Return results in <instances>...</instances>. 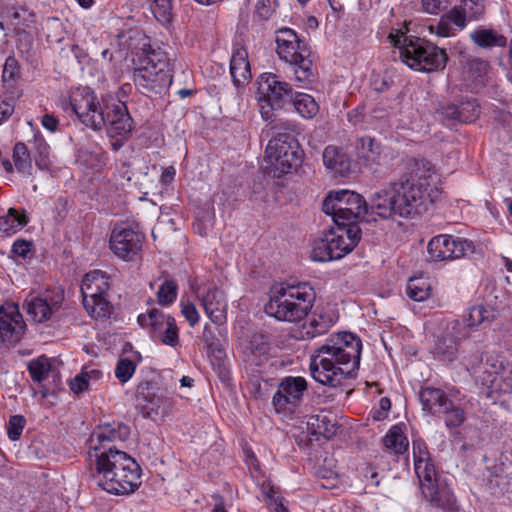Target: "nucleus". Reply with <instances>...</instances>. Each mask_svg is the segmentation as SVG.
Listing matches in <instances>:
<instances>
[{"mask_svg":"<svg viewBox=\"0 0 512 512\" xmlns=\"http://www.w3.org/2000/svg\"><path fill=\"white\" fill-rule=\"evenodd\" d=\"M38 157L35 158L36 165L39 168H46L48 166L49 147L43 139H35Z\"/></svg>","mask_w":512,"mask_h":512,"instance_id":"nucleus-53","label":"nucleus"},{"mask_svg":"<svg viewBox=\"0 0 512 512\" xmlns=\"http://www.w3.org/2000/svg\"><path fill=\"white\" fill-rule=\"evenodd\" d=\"M129 434L130 429L125 424L119 423L117 427L108 425L95 435L97 444L89 452L94 478L103 490L111 494H130L141 484L140 466L112 444L126 440Z\"/></svg>","mask_w":512,"mask_h":512,"instance_id":"nucleus-1","label":"nucleus"},{"mask_svg":"<svg viewBox=\"0 0 512 512\" xmlns=\"http://www.w3.org/2000/svg\"><path fill=\"white\" fill-rule=\"evenodd\" d=\"M178 293V285L172 279H166L157 292L158 303L167 306L174 302Z\"/></svg>","mask_w":512,"mask_h":512,"instance_id":"nucleus-38","label":"nucleus"},{"mask_svg":"<svg viewBox=\"0 0 512 512\" xmlns=\"http://www.w3.org/2000/svg\"><path fill=\"white\" fill-rule=\"evenodd\" d=\"M444 15L450 20L451 24L456 28V31L466 27L468 14L460 5L453 7Z\"/></svg>","mask_w":512,"mask_h":512,"instance_id":"nucleus-47","label":"nucleus"},{"mask_svg":"<svg viewBox=\"0 0 512 512\" xmlns=\"http://www.w3.org/2000/svg\"><path fill=\"white\" fill-rule=\"evenodd\" d=\"M46 28L48 30L51 29V30H54L56 32L54 35H52L50 33L47 34V37L51 38V41L59 42V41H61L64 38L62 24L59 22L58 19L48 20L47 23H46Z\"/></svg>","mask_w":512,"mask_h":512,"instance_id":"nucleus-60","label":"nucleus"},{"mask_svg":"<svg viewBox=\"0 0 512 512\" xmlns=\"http://www.w3.org/2000/svg\"><path fill=\"white\" fill-rule=\"evenodd\" d=\"M25 323L18 306L6 304L0 307V336L2 341L16 343L22 337Z\"/></svg>","mask_w":512,"mask_h":512,"instance_id":"nucleus-20","label":"nucleus"},{"mask_svg":"<svg viewBox=\"0 0 512 512\" xmlns=\"http://www.w3.org/2000/svg\"><path fill=\"white\" fill-rule=\"evenodd\" d=\"M13 160L20 173L31 174L32 163L28 149L24 143H17L13 149Z\"/></svg>","mask_w":512,"mask_h":512,"instance_id":"nucleus-36","label":"nucleus"},{"mask_svg":"<svg viewBox=\"0 0 512 512\" xmlns=\"http://www.w3.org/2000/svg\"><path fill=\"white\" fill-rule=\"evenodd\" d=\"M307 424L312 434L323 436L326 439L334 437L338 430L336 415L331 412H322L317 415H312Z\"/></svg>","mask_w":512,"mask_h":512,"instance_id":"nucleus-28","label":"nucleus"},{"mask_svg":"<svg viewBox=\"0 0 512 512\" xmlns=\"http://www.w3.org/2000/svg\"><path fill=\"white\" fill-rule=\"evenodd\" d=\"M150 2V9L155 18L162 22L168 23L171 21L172 5L171 0H148Z\"/></svg>","mask_w":512,"mask_h":512,"instance_id":"nucleus-39","label":"nucleus"},{"mask_svg":"<svg viewBox=\"0 0 512 512\" xmlns=\"http://www.w3.org/2000/svg\"><path fill=\"white\" fill-rule=\"evenodd\" d=\"M155 390V383L149 381L142 382L137 386L136 397L138 400H142L159 407L160 398L157 397Z\"/></svg>","mask_w":512,"mask_h":512,"instance_id":"nucleus-42","label":"nucleus"},{"mask_svg":"<svg viewBox=\"0 0 512 512\" xmlns=\"http://www.w3.org/2000/svg\"><path fill=\"white\" fill-rule=\"evenodd\" d=\"M397 206H399L398 196L393 185L391 191L383 189L374 193L368 204L367 215L372 216L375 214L382 219H389L394 215H398Z\"/></svg>","mask_w":512,"mask_h":512,"instance_id":"nucleus-22","label":"nucleus"},{"mask_svg":"<svg viewBox=\"0 0 512 512\" xmlns=\"http://www.w3.org/2000/svg\"><path fill=\"white\" fill-rule=\"evenodd\" d=\"M360 232L358 225H336L325 235V238L315 244L312 258L320 262L342 258L357 245Z\"/></svg>","mask_w":512,"mask_h":512,"instance_id":"nucleus-12","label":"nucleus"},{"mask_svg":"<svg viewBox=\"0 0 512 512\" xmlns=\"http://www.w3.org/2000/svg\"><path fill=\"white\" fill-rule=\"evenodd\" d=\"M42 126L50 132H55L57 130L59 121L52 114H45L41 119Z\"/></svg>","mask_w":512,"mask_h":512,"instance_id":"nucleus-62","label":"nucleus"},{"mask_svg":"<svg viewBox=\"0 0 512 512\" xmlns=\"http://www.w3.org/2000/svg\"><path fill=\"white\" fill-rule=\"evenodd\" d=\"M336 318L333 314L321 311L315 312L305 325L306 335L313 338L326 333L335 323Z\"/></svg>","mask_w":512,"mask_h":512,"instance_id":"nucleus-29","label":"nucleus"},{"mask_svg":"<svg viewBox=\"0 0 512 512\" xmlns=\"http://www.w3.org/2000/svg\"><path fill=\"white\" fill-rule=\"evenodd\" d=\"M438 113L441 116V120L446 122L448 125L455 121L459 122V111L458 105L456 104L443 105L438 110Z\"/></svg>","mask_w":512,"mask_h":512,"instance_id":"nucleus-52","label":"nucleus"},{"mask_svg":"<svg viewBox=\"0 0 512 512\" xmlns=\"http://www.w3.org/2000/svg\"><path fill=\"white\" fill-rule=\"evenodd\" d=\"M363 157L367 160L375 161L376 156L380 153V147L371 137H363L360 139Z\"/></svg>","mask_w":512,"mask_h":512,"instance_id":"nucleus-49","label":"nucleus"},{"mask_svg":"<svg viewBox=\"0 0 512 512\" xmlns=\"http://www.w3.org/2000/svg\"><path fill=\"white\" fill-rule=\"evenodd\" d=\"M28 223L25 214H20L16 209L10 208L6 215L0 216V234L10 235L22 229Z\"/></svg>","mask_w":512,"mask_h":512,"instance_id":"nucleus-32","label":"nucleus"},{"mask_svg":"<svg viewBox=\"0 0 512 512\" xmlns=\"http://www.w3.org/2000/svg\"><path fill=\"white\" fill-rule=\"evenodd\" d=\"M110 288V277L106 272L94 270L87 273L81 283L83 306L95 319H104L111 313V304L106 295Z\"/></svg>","mask_w":512,"mask_h":512,"instance_id":"nucleus-13","label":"nucleus"},{"mask_svg":"<svg viewBox=\"0 0 512 512\" xmlns=\"http://www.w3.org/2000/svg\"><path fill=\"white\" fill-rule=\"evenodd\" d=\"M415 473L419 479L421 490L426 487V484L434 485L436 480V471L430 459L416 460L414 462Z\"/></svg>","mask_w":512,"mask_h":512,"instance_id":"nucleus-34","label":"nucleus"},{"mask_svg":"<svg viewBox=\"0 0 512 512\" xmlns=\"http://www.w3.org/2000/svg\"><path fill=\"white\" fill-rule=\"evenodd\" d=\"M137 321L153 339L170 347L179 345V328L173 317L153 308L145 314H140Z\"/></svg>","mask_w":512,"mask_h":512,"instance_id":"nucleus-15","label":"nucleus"},{"mask_svg":"<svg viewBox=\"0 0 512 512\" xmlns=\"http://www.w3.org/2000/svg\"><path fill=\"white\" fill-rule=\"evenodd\" d=\"M427 251L433 260H454L471 253L473 244L464 238L437 235L429 241Z\"/></svg>","mask_w":512,"mask_h":512,"instance_id":"nucleus-17","label":"nucleus"},{"mask_svg":"<svg viewBox=\"0 0 512 512\" xmlns=\"http://www.w3.org/2000/svg\"><path fill=\"white\" fill-rule=\"evenodd\" d=\"M471 40L479 47H503L507 43L505 36L499 34L493 29H476L470 34Z\"/></svg>","mask_w":512,"mask_h":512,"instance_id":"nucleus-30","label":"nucleus"},{"mask_svg":"<svg viewBox=\"0 0 512 512\" xmlns=\"http://www.w3.org/2000/svg\"><path fill=\"white\" fill-rule=\"evenodd\" d=\"M445 410L446 411H443L441 414L444 415L445 425L448 428H457L465 421L466 416L464 410L458 406H454L451 401Z\"/></svg>","mask_w":512,"mask_h":512,"instance_id":"nucleus-41","label":"nucleus"},{"mask_svg":"<svg viewBox=\"0 0 512 512\" xmlns=\"http://www.w3.org/2000/svg\"><path fill=\"white\" fill-rule=\"evenodd\" d=\"M256 84V99L261 117L265 121L273 122L276 120L275 110L284 108L290 102L292 87L273 73L261 74Z\"/></svg>","mask_w":512,"mask_h":512,"instance_id":"nucleus-11","label":"nucleus"},{"mask_svg":"<svg viewBox=\"0 0 512 512\" xmlns=\"http://www.w3.org/2000/svg\"><path fill=\"white\" fill-rule=\"evenodd\" d=\"M322 210L336 225H357L368 214V204L359 193L342 189L331 191L324 199Z\"/></svg>","mask_w":512,"mask_h":512,"instance_id":"nucleus-9","label":"nucleus"},{"mask_svg":"<svg viewBox=\"0 0 512 512\" xmlns=\"http://www.w3.org/2000/svg\"><path fill=\"white\" fill-rule=\"evenodd\" d=\"M14 111V105L7 100L0 99V123L10 117Z\"/></svg>","mask_w":512,"mask_h":512,"instance_id":"nucleus-63","label":"nucleus"},{"mask_svg":"<svg viewBox=\"0 0 512 512\" xmlns=\"http://www.w3.org/2000/svg\"><path fill=\"white\" fill-rule=\"evenodd\" d=\"M469 19L478 20L485 12L484 0H462L460 5Z\"/></svg>","mask_w":512,"mask_h":512,"instance_id":"nucleus-45","label":"nucleus"},{"mask_svg":"<svg viewBox=\"0 0 512 512\" xmlns=\"http://www.w3.org/2000/svg\"><path fill=\"white\" fill-rule=\"evenodd\" d=\"M419 400L423 411L431 415H441L450 402L443 390L434 387L422 388L419 392Z\"/></svg>","mask_w":512,"mask_h":512,"instance_id":"nucleus-25","label":"nucleus"},{"mask_svg":"<svg viewBox=\"0 0 512 512\" xmlns=\"http://www.w3.org/2000/svg\"><path fill=\"white\" fill-rule=\"evenodd\" d=\"M422 494L433 506L445 512H456V498L451 488L445 483L426 484Z\"/></svg>","mask_w":512,"mask_h":512,"instance_id":"nucleus-23","label":"nucleus"},{"mask_svg":"<svg viewBox=\"0 0 512 512\" xmlns=\"http://www.w3.org/2000/svg\"><path fill=\"white\" fill-rule=\"evenodd\" d=\"M429 30L440 37H452L456 35V28L443 14L436 25H430Z\"/></svg>","mask_w":512,"mask_h":512,"instance_id":"nucleus-48","label":"nucleus"},{"mask_svg":"<svg viewBox=\"0 0 512 512\" xmlns=\"http://www.w3.org/2000/svg\"><path fill=\"white\" fill-rule=\"evenodd\" d=\"M306 390L307 382L303 377L283 378L272 399L276 412H292L300 404Z\"/></svg>","mask_w":512,"mask_h":512,"instance_id":"nucleus-16","label":"nucleus"},{"mask_svg":"<svg viewBox=\"0 0 512 512\" xmlns=\"http://www.w3.org/2000/svg\"><path fill=\"white\" fill-rule=\"evenodd\" d=\"M303 151L298 141L291 135L279 133L269 140L264 161L275 177L292 172L301 165Z\"/></svg>","mask_w":512,"mask_h":512,"instance_id":"nucleus-10","label":"nucleus"},{"mask_svg":"<svg viewBox=\"0 0 512 512\" xmlns=\"http://www.w3.org/2000/svg\"><path fill=\"white\" fill-rule=\"evenodd\" d=\"M81 372L91 383L98 381L103 376L102 372L95 368L85 367Z\"/></svg>","mask_w":512,"mask_h":512,"instance_id":"nucleus-64","label":"nucleus"},{"mask_svg":"<svg viewBox=\"0 0 512 512\" xmlns=\"http://www.w3.org/2000/svg\"><path fill=\"white\" fill-rule=\"evenodd\" d=\"M315 298V290L308 282L280 283L271 289L264 310L278 321L297 323L308 315Z\"/></svg>","mask_w":512,"mask_h":512,"instance_id":"nucleus-5","label":"nucleus"},{"mask_svg":"<svg viewBox=\"0 0 512 512\" xmlns=\"http://www.w3.org/2000/svg\"><path fill=\"white\" fill-rule=\"evenodd\" d=\"M384 446L395 454L407 451L409 442L399 426H393L383 438Z\"/></svg>","mask_w":512,"mask_h":512,"instance_id":"nucleus-33","label":"nucleus"},{"mask_svg":"<svg viewBox=\"0 0 512 512\" xmlns=\"http://www.w3.org/2000/svg\"><path fill=\"white\" fill-rule=\"evenodd\" d=\"M202 339L209 351L221 353L219 340L215 337L208 326L204 327Z\"/></svg>","mask_w":512,"mask_h":512,"instance_id":"nucleus-56","label":"nucleus"},{"mask_svg":"<svg viewBox=\"0 0 512 512\" xmlns=\"http://www.w3.org/2000/svg\"><path fill=\"white\" fill-rule=\"evenodd\" d=\"M362 342L350 332L331 335L310 358L313 379L323 385L336 387L352 378L360 364Z\"/></svg>","mask_w":512,"mask_h":512,"instance_id":"nucleus-2","label":"nucleus"},{"mask_svg":"<svg viewBox=\"0 0 512 512\" xmlns=\"http://www.w3.org/2000/svg\"><path fill=\"white\" fill-rule=\"evenodd\" d=\"M290 102L297 113L305 119H312L319 111L314 98L306 93H293Z\"/></svg>","mask_w":512,"mask_h":512,"instance_id":"nucleus-31","label":"nucleus"},{"mask_svg":"<svg viewBox=\"0 0 512 512\" xmlns=\"http://www.w3.org/2000/svg\"><path fill=\"white\" fill-rule=\"evenodd\" d=\"M406 293L410 299L421 302L429 298L431 288L426 281L414 278L408 281Z\"/></svg>","mask_w":512,"mask_h":512,"instance_id":"nucleus-37","label":"nucleus"},{"mask_svg":"<svg viewBox=\"0 0 512 512\" xmlns=\"http://www.w3.org/2000/svg\"><path fill=\"white\" fill-rule=\"evenodd\" d=\"M91 382L82 372L76 375L70 382V388L75 394H79L88 389Z\"/></svg>","mask_w":512,"mask_h":512,"instance_id":"nucleus-59","label":"nucleus"},{"mask_svg":"<svg viewBox=\"0 0 512 512\" xmlns=\"http://www.w3.org/2000/svg\"><path fill=\"white\" fill-rule=\"evenodd\" d=\"M198 298L206 315L214 324L223 325L226 322L227 303L221 290L209 288L205 292H198Z\"/></svg>","mask_w":512,"mask_h":512,"instance_id":"nucleus-21","label":"nucleus"},{"mask_svg":"<svg viewBox=\"0 0 512 512\" xmlns=\"http://www.w3.org/2000/svg\"><path fill=\"white\" fill-rule=\"evenodd\" d=\"M422 10L428 14L436 15L446 5V0H421Z\"/></svg>","mask_w":512,"mask_h":512,"instance_id":"nucleus-58","label":"nucleus"},{"mask_svg":"<svg viewBox=\"0 0 512 512\" xmlns=\"http://www.w3.org/2000/svg\"><path fill=\"white\" fill-rule=\"evenodd\" d=\"M140 67L134 73V82L143 94H161L172 83L167 53L150 43L142 45Z\"/></svg>","mask_w":512,"mask_h":512,"instance_id":"nucleus-7","label":"nucleus"},{"mask_svg":"<svg viewBox=\"0 0 512 512\" xmlns=\"http://www.w3.org/2000/svg\"><path fill=\"white\" fill-rule=\"evenodd\" d=\"M388 39L394 47L399 48L402 61L411 69L432 72L446 66V51L423 39L407 36L405 25L400 29H393Z\"/></svg>","mask_w":512,"mask_h":512,"instance_id":"nucleus-6","label":"nucleus"},{"mask_svg":"<svg viewBox=\"0 0 512 512\" xmlns=\"http://www.w3.org/2000/svg\"><path fill=\"white\" fill-rule=\"evenodd\" d=\"M31 243L22 239H18L12 246V252L18 256L26 257L30 252Z\"/></svg>","mask_w":512,"mask_h":512,"instance_id":"nucleus-61","label":"nucleus"},{"mask_svg":"<svg viewBox=\"0 0 512 512\" xmlns=\"http://www.w3.org/2000/svg\"><path fill=\"white\" fill-rule=\"evenodd\" d=\"M25 425L26 420L22 415L11 416L7 424L8 438L12 441L19 440Z\"/></svg>","mask_w":512,"mask_h":512,"instance_id":"nucleus-44","label":"nucleus"},{"mask_svg":"<svg viewBox=\"0 0 512 512\" xmlns=\"http://www.w3.org/2000/svg\"><path fill=\"white\" fill-rule=\"evenodd\" d=\"M19 76L18 61L14 56H9L5 60L3 67L2 79L4 82L15 81Z\"/></svg>","mask_w":512,"mask_h":512,"instance_id":"nucleus-50","label":"nucleus"},{"mask_svg":"<svg viewBox=\"0 0 512 512\" xmlns=\"http://www.w3.org/2000/svg\"><path fill=\"white\" fill-rule=\"evenodd\" d=\"M269 343L262 334H255L243 346V355L246 362L261 366L268 360Z\"/></svg>","mask_w":512,"mask_h":512,"instance_id":"nucleus-24","label":"nucleus"},{"mask_svg":"<svg viewBox=\"0 0 512 512\" xmlns=\"http://www.w3.org/2000/svg\"><path fill=\"white\" fill-rule=\"evenodd\" d=\"M70 104L78 119L93 130L106 127L111 137L122 138L132 130V119L122 102L100 103L94 92L84 88L72 93Z\"/></svg>","mask_w":512,"mask_h":512,"instance_id":"nucleus-4","label":"nucleus"},{"mask_svg":"<svg viewBox=\"0 0 512 512\" xmlns=\"http://www.w3.org/2000/svg\"><path fill=\"white\" fill-rule=\"evenodd\" d=\"M459 122L470 123L475 121L479 114V105L474 99H467L458 105Z\"/></svg>","mask_w":512,"mask_h":512,"instance_id":"nucleus-40","label":"nucleus"},{"mask_svg":"<svg viewBox=\"0 0 512 512\" xmlns=\"http://www.w3.org/2000/svg\"><path fill=\"white\" fill-rule=\"evenodd\" d=\"M322 157L326 169L334 175L343 176L350 170V158L342 148L329 145L324 149Z\"/></svg>","mask_w":512,"mask_h":512,"instance_id":"nucleus-26","label":"nucleus"},{"mask_svg":"<svg viewBox=\"0 0 512 512\" xmlns=\"http://www.w3.org/2000/svg\"><path fill=\"white\" fill-rule=\"evenodd\" d=\"M275 10V0H259L256 14L262 20H268Z\"/></svg>","mask_w":512,"mask_h":512,"instance_id":"nucleus-55","label":"nucleus"},{"mask_svg":"<svg viewBox=\"0 0 512 512\" xmlns=\"http://www.w3.org/2000/svg\"><path fill=\"white\" fill-rule=\"evenodd\" d=\"M63 301V293L56 289L30 292L24 300V309L34 322L55 321L59 318Z\"/></svg>","mask_w":512,"mask_h":512,"instance_id":"nucleus-14","label":"nucleus"},{"mask_svg":"<svg viewBox=\"0 0 512 512\" xmlns=\"http://www.w3.org/2000/svg\"><path fill=\"white\" fill-rule=\"evenodd\" d=\"M413 458L416 460L430 459L426 443L422 439H415L412 443Z\"/></svg>","mask_w":512,"mask_h":512,"instance_id":"nucleus-57","label":"nucleus"},{"mask_svg":"<svg viewBox=\"0 0 512 512\" xmlns=\"http://www.w3.org/2000/svg\"><path fill=\"white\" fill-rule=\"evenodd\" d=\"M276 44L279 58L290 65L298 87H308L315 80L316 69L307 44L290 28L277 31Z\"/></svg>","mask_w":512,"mask_h":512,"instance_id":"nucleus-8","label":"nucleus"},{"mask_svg":"<svg viewBox=\"0 0 512 512\" xmlns=\"http://www.w3.org/2000/svg\"><path fill=\"white\" fill-rule=\"evenodd\" d=\"M144 235L129 227H116L110 237V248L121 259L132 260L142 249Z\"/></svg>","mask_w":512,"mask_h":512,"instance_id":"nucleus-19","label":"nucleus"},{"mask_svg":"<svg viewBox=\"0 0 512 512\" xmlns=\"http://www.w3.org/2000/svg\"><path fill=\"white\" fill-rule=\"evenodd\" d=\"M491 313L482 305L473 306L469 309L468 315L463 322H460L464 327L462 332H467V328H474L483 323H490Z\"/></svg>","mask_w":512,"mask_h":512,"instance_id":"nucleus-35","label":"nucleus"},{"mask_svg":"<svg viewBox=\"0 0 512 512\" xmlns=\"http://www.w3.org/2000/svg\"><path fill=\"white\" fill-rule=\"evenodd\" d=\"M28 370L34 381L41 382L50 371V363L47 358H38L29 363Z\"/></svg>","mask_w":512,"mask_h":512,"instance_id":"nucleus-43","label":"nucleus"},{"mask_svg":"<svg viewBox=\"0 0 512 512\" xmlns=\"http://www.w3.org/2000/svg\"><path fill=\"white\" fill-rule=\"evenodd\" d=\"M439 184V176L430 161L413 160L409 172L394 183L398 196V215L414 217L426 212L441 194Z\"/></svg>","mask_w":512,"mask_h":512,"instance_id":"nucleus-3","label":"nucleus"},{"mask_svg":"<svg viewBox=\"0 0 512 512\" xmlns=\"http://www.w3.org/2000/svg\"><path fill=\"white\" fill-rule=\"evenodd\" d=\"M464 325L460 321L447 324L446 328L436 336L431 349L435 358L443 362H452L457 358L459 340L469 336L468 332H462Z\"/></svg>","mask_w":512,"mask_h":512,"instance_id":"nucleus-18","label":"nucleus"},{"mask_svg":"<svg viewBox=\"0 0 512 512\" xmlns=\"http://www.w3.org/2000/svg\"><path fill=\"white\" fill-rule=\"evenodd\" d=\"M181 313L191 327L195 326L200 319L196 306L189 301L181 302Z\"/></svg>","mask_w":512,"mask_h":512,"instance_id":"nucleus-51","label":"nucleus"},{"mask_svg":"<svg viewBox=\"0 0 512 512\" xmlns=\"http://www.w3.org/2000/svg\"><path fill=\"white\" fill-rule=\"evenodd\" d=\"M230 73L236 86H241L251 78L248 52L244 47L235 48L230 60Z\"/></svg>","mask_w":512,"mask_h":512,"instance_id":"nucleus-27","label":"nucleus"},{"mask_svg":"<svg viewBox=\"0 0 512 512\" xmlns=\"http://www.w3.org/2000/svg\"><path fill=\"white\" fill-rule=\"evenodd\" d=\"M135 368V364L131 360L120 359L116 365L115 376L120 382L126 383L135 373Z\"/></svg>","mask_w":512,"mask_h":512,"instance_id":"nucleus-46","label":"nucleus"},{"mask_svg":"<svg viewBox=\"0 0 512 512\" xmlns=\"http://www.w3.org/2000/svg\"><path fill=\"white\" fill-rule=\"evenodd\" d=\"M261 493L264 501L267 504V507L270 506L273 502H277L283 497L279 494L278 489L271 485L269 482H265L261 485Z\"/></svg>","mask_w":512,"mask_h":512,"instance_id":"nucleus-54","label":"nucleus"}]
</instances>
